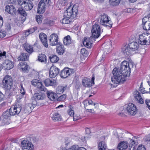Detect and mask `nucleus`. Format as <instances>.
Instances as JSON below:
<instances>
[{
  "label": "nucleus",
  "instance_id": "1",
  "mask_svg": "<svg viewBox=\"0 0 150 150\" xmlns=\"http://www.w3.org/2000/svg\"><path fill=\"white\" fill-rule=\"evenodd\" d=\"M101 32L100 26L98 24H94L92 28V36L89 38H84L83 44L86 47L91 48L92 45V40L98 38L100 35Z\"/></svg>",
  "mask_w": 150,
  "mask_h": 150
},
{
  "label": "nucleus",
  "instance_id": "2",
  "mask_svg": "<svg viewBox=\"0 0 150 150\" xmlns=\"http://www.w3.org/2000/svg\"><path fill=\"white\" fill-rule=\"evenodd\" d=\"M113 76L111 79L115 84H121L123 83L126 80V76H124L123 74L117 68H114L112 71Z\"/></svg>",
  "mask_w": 150,
  "mask_h": 150
},
{
  "label": "nucleus",
  "instance_id": "3",
  "mask_svg": "<svg viewBox=\"0 0 150 150\" xmlns=\"http://www.w3.org/2000/svg\"><path fill=\"white\" fill-rule=\"evenodd\" d=\"M139 48V45L137 42L129 43L128 45H125L122 48V52L126 57L131 54V51L137 50Z\"/></svg>",
  "mask_w": 150,
  "mask_h": 150
},
{
  "label": "nucleus",
  "instance_id": "4",
  "mask_svg": "<svg viewBox=\"0 0 150 150\" xmlns=\"http://www.w3.org/2000/svg\"><path fill=\"white\" fill-rule=\"evenodd\" d=\"M133 66L132 63L125 61L121 63L120 71L124 75V76L127 77L130 75L131 67L132 68Z\"/></svg>",
  "mask_w": 150,
  "mask_h": 150
},
{
  "label": "nucleus",
  "instance_id": "5",
  "mask_svg": "<svg viewBox=\"0 0 150 150\" xmlns=\"http://www.w3.org/2000/svg\"><path fill=\"white\" fill-rule=\"evenodd\" d=\"M28 0H18V4L26 11L31 10L33 7L32 2Z\"/></svg>",
  "mask_w": 150,
  "mask_h": 150
},
{
  "label": "nucleus",
  "instance_id": "6",
  "mask_svg": "<svg viewBox=\"0 0 150 150\" xmlns=\"http://www.w3.org/2000/svg\"><path fill=\"white\" fill-rule=\"evenodd\" d=\"M2 85L4 89H11L13 85V80L11 77L6 76L3 80Z\"/></svg>",
  "mask_w": 150,
  "mask_h": 150
},
{
  "label": "nucleus",
  "instance_id": "7",
  "mask_svg": "<svg viewBox=\"0 0 150 150\" xmlns=\"http://www.w3.org/2000/svg\"><path fill=\"white\" fill-rule=\"evenodd\" d=\"M74 69L66 67L59 72V75L61 78L65 79L74 73Z\"/></svg>",
  "mask_w": 150,
  "mask_h": 150
},
{
  "label": "nucleus",
  "instance_id": "8",
  "mask_svg": "<svg viewBox=\"0 0 150 150\" xmlns=\"http://www.w3.org/2000/svg\"><path fill=\"white\" fill-rule=\"evenodd\" d=\"M22 105L21 103H17L14 106L11 107L8 110L9 111L11 115H14L19 114L22 109Z\"/></svg>",
  "mask_w": 150,
  "mask_h": 150
},
{
  "label": "nucleus",
  "instance_id": "9",
  "mask_svg": "<svg viewBox=\"0 0 150 150\" xmlns=\"http://www.w3.org/2000/svg\"><path fill=\"white\" fill-rule=\"evenodd\" d=\"M11 116L9 111L8 110L4 112L0 118L1 125L8 124H9L8 120L10 119Z\"/></svg>",
  "mask_w": 150,
  "mask_h": 150
},
{
  "label": "nucleus",
  "instance_id": "10",
  "mask_svg": "<svg viewBox=\"0 0 150 150\" xmlns=\"http://www.w3.org/2000/svg\"><path fill=\"white\" fill-rule=\"evenodd\" d=\"M94 76L92 77L91 80L87 77H84L82 80V84L84 87L89 88L94 84Z\"/></svg>",
  "mask_w": 150,
  "mask_h": 150
},
{
  "label": "nucleus",
  "instance_id": "11",
  "mask_svg": "<svg viewBox=\"0 0 150 150\" xmlns=\"http://www.w3.org/2000/svg\"><path fill=\"white\" fill-rule=\"evenodd\" d=\"M148 41L149 43H150V36L148 37L145 34H142L139 35L138 39V43L142 45H145Z\"/></svg>",
  "mask_w": 150,
  "mask_h": 150
},
{
  "label": "nucleus",
  "instance_id": "12",
  "mask_svg": "<svg viewBox=\"0 0 150 150\" xmlns=\"http://www.w3.org/2000/svg\"><path fill=\"white\" fill-rule=\"evenodd\" d=\"M39 81L38 80H34L32 81L31 83L33 85L37 86L39 91L44 92L47 91V89L45 87L42 83L39 82Z\"/></svg>",
  "mask_w": 150,
  "mask_h": 150
},
{
  "label": "nucleus",
  "instance_id": "13",
  "mask_svg": "<svg viewBox=\"0 0 150 150\" xmlns=\"http://www.w3.org/2000/svg\"><path fill=\"white\" fill-rule=\"evenodd\" d=\"M21 145L23 150H32L33 149V145L28 141L24 140L22 141Z\"/></svg>",
  "mask_w": 150,
  "mask_h": 150
},
{
  "label": "nucleus",
  "instance_id": "14",
  "mask_svg": "<svg viewBox=\"0 0 150 150\" xmlns=\"http://www.w3.org/2000/svg\"><path fill=\"white\" fill-rule=\"evenodd\" d=\"M59 69L57 68L56 66H52L50 69V77L52 78H54L58 74H59Z\"/></svg>",
  "mask_w": 150,
  "mask_h": 150
},
{
  "label": "nucleus",
  "instance_id": "15",
  "mask_svg": "<svg viewBox=\"0 0 150 150\" xmlns=\"http://www.w3.org/2000/svg\"><path fill=\"white\" fill-rule=\"evenodd\" d=\"M127 112L132 115H134L137 113V109L135 105L132 103H129L126 108Z\"/></svg>",
  "mask_w": 150,
  "mask_h": 150
},
{
  "label": "nucleus",
  "instance_id": "16",
  "mask_svg": "<svg viewBox=\"0 0 150 150\" xmlns=\"http://www.w3.org/2000/svg\"><path fill=\"white\" fill-rule=\"evenodd\" d=\"M58 36L57 34L54 33L52 34L49 38L50 45L52 46L58 45L60 42H58Z\"/></svg>",
  "mask_w": 150,
  "mask_h": 150
},
{
  "label": "nucleus",
  "instance_id": "17",
  "mask_svg": "<svg viewBox=\"0 0 150 150\" xmlns=\"http://www.w3.org/2000/svg\"><path fill=\"white\" fill-rule=\"evenodd\" d=\"M46 4L40 1L38 4V7L37 9V12L40 14L43 13L45 11V4Z\"/></svg>",
  "mask_w": 150,
  "mask_h": 150
},
{
  "label": "nucleus",
  "instance_id": "18",
  "mask_svg": "<svg viewBox=\"0 0 150 150\" xmlns=\"http://www.w3.org/2000/svg\"><path fill=\"white\" fill-rule=\"evenodd\" d=\"M3 65L5 70H9L13 67V63L10 60H6L3 63Z\"/></svg>",
  "mask_w": 150,
  "mask_h": 150
},
{
  "label": "nucleus",
  "instance_id": "19",
  "mask_svg": "<svg viewBox=\"0 0 150 150\" xmlns=\"http://www.w3.org/2000/svg\"><path fill=\"white\" fill-rule=\"evenodd\" d=\"M39 38L44 46L46 47H47L48 45L46 35L44 33H40L39 35Z\"/></svg>",
  "mask_w": 150,
  "mask_h": 150
},
{
  "label": "nucleus",
  "instance_id": "20",
  "mask_svg": "<svg viewBox=\"0 0 150 150\" xmlns=\"http://www.w3.org/2000/svg\"><path fill=\"white\" fill-rule=\"evenodd\" d=\"M45 95L41 92L35 93L32 99L35 100H42L45 98Z\"/></svg>",
  "mask_w": 150,
  "mask_h": 150
},
{
  "label": "nucleus",
  "instance_id": "21",
  "mask_svg": "<svg viewBox=\"0 0 150 150\" xmlns=\"http://www.w3.org/2000/svg\"><path fill=\"white\" fill-rule=\"evenodd\" d=\"M18 68L21 69L22 71L25 72H28L29 69L28 65L27 63L24 62L22 61L20 62L18 66Z\"/></svg>",
  "mask_w": 150,
  "mask_h": 150
},
{
  "label": "nucleus",
  "instance_id": "22",
  "mask_svg": "<svg viewBox=\"0 0 150 150\" xmlns=\"http://www.w3.org/2000/svg\"><path fill=\"white\" fill-rule=\"evenodd\" d=\"M128 146L129 144L127 141H123L118 144L117 148L120 150H125Z\"/></svg>",
  "mask_w": 150,
  "mask_h": 150
},
{
  "label": "nucleus",
  "instance_id": "23",
  "mask_svg": "<svg viewBox=\"0 0 150 150\" xmlns=\"http://www.w3.org/2000/svg\"><path fill=\"white\" fill-rule=\"evenodd\" d=\"M5 10L6 11L13 15L15 14L16 11L15 7L13 5L6 6L5 7Z\"/></svg>",
  "mask_w": 150,
  "mask_h": 150
},
{
  "label": "nucleus",
  "instance_id": "24",
  "mask_svg": "<svg viewBox=\"0 0 150 150\" xmlns=\"http://www.w3.org/2000/svg\"><path fill=\"white\" fill-rule=\"evenodd\" d=\"M104 19H100V23L106 27H108L111 28L112 27V23L109 19L105 21Z\"/></svg>",
  "mask_w": 150,
  "mask_h": 150
},
{
  "label": "nucleus",
  "instance_id": "25",
  "mask_svg": "<svg viewBox=\"0 0 150 150\" xmlns=\"http://www.w3.org/2000/svg\"><path fill=\"white\" fill-rule=\"evenodd\" d=\"M47 96L50 100L55 101L57 99V96L56 93L51 91H49L47 90Z\"/></svg>",
  "mask_w": 150,
  "mask_h": 150
},
{
  "label": "nucleus",
  "instance_id": "26",
  "mask_svg": "<svg viewBox=\"0 0 150 150\" xmlns=\"http://www.w3.org/2000/svg\"><path fill=\"white\" fill-rule=\"evenodd\" d=\"M134 98L138 101L139 103L142 104L144 103V100L142 99L139 92L136 90L134 92Z\"/></svg>",
  "mask_w": 150,
  "mask_h": 150
},
{
  "label": "nucleus",
  "instance_id": "27",
  "mask_svg": "<svg viewBox=\"0 0 150 150\" xmlns=\"http://www.w3.org/2000/svg\"><path fill=\"white\" fill-rule=\"evenodd\" d=\"M65 16V17H64L63 19H65V18L67 19H70V18H73V16L70 7H68L67 10L64 12V17Z\"/></svg>",
  "mask_w": 150,
  "mask_h": 150
},
{
  "label": "nucleus",
  "instance_id": "28",
  "mask_svg": "<svg viewBox=\"0 0 150 150\" xmlns=\"http://www.w3.org/2000/svg\"><path fill=\"white\" fill-rule=\"evenodd\" d=\"M50 116L52 120L54 122L60 121L61 120V117L60 115L57 112L51 114Z\"/></svg>",
  "mask_w": 150,
  "mask_h": 150
},
{
  "label": "nucleus",
  "instance_id": "29",
  "mask_svg": "<svg viewBox=\"0 0 150 150\" xmlns=\"http://www.w3.org/2000/svg\"><path fill=\"white\" fill-rule=\"evenodd\" d=\"M42 25L43 26H50L53 25L55 23L54 19H43Z\"/></svg>",
  "mask_w": 150,
  "mask_h": 150
},
{
  "label": "nucleus",
  "instance_id": "30",
  "mask_svg": "<svg viewBox=\"0 0 150 150\" xmlns=\"http://www.w3.org/2000/svg\"><path fill=\"white\" fill-rule=\"evenodd\" d=\"M57 48V52L59 55H62L64 53L65 50L64 46L61 43H59Z\"/></svg>",
  "mask_w": 150,
  "mask_h": 150
},
{
  "label": "nucleus",
  "instance_id": "31",
  "mask_svg": "<svg viewBox=\"0 0 150 150\" xmlns=\"http://www.w3.org/2000/svg\"><path fill=\"white\" fill-rule=\"evenodd\" d=\"M71 10L73 14V18H75L77 16L78 11V6L76 4L74 5L72 8H71Z\"/></svg>",
  "mask_w": 150,
  "mask_h": 150
},
{
  "label": "nucleus",
  "instance_id": "32",
  "mask_svg": "<svg viewBox=\"0 0 150 150\" xmlns=\"http://www.w3.org/2000/svg\"><path fill=\"white\" fill-rule=\"evenodd\" d=\"M28 57L29 55L28 53H23L20 56L18 57V60L27 61L28 60Z\"/></svg>",
  "mask_w": 150,
  "mask_h": 150
},
{
  "label": "nucleus",
  "instance_id": "33",
  "mask_svg": "<svg viewBox=\"0 0 150 150\" xmlns=\"http://www.w3.org/2000/svg\"><path fill=\"white\" fill-rule=\"evenodd\" d=\"M23 46L25 50L28 53H31L33 52V48L32 46L25 43L24 44Z\"/></svg>",
  "mask_w": 150,
  "mask_h": 150
},
{
  "label": "nucleus",
  "instance_id": "34",
  "mask_svg": "<svg viewBox=\"0 0 150 150\" xmlns=\"http://www.w3.org/2000/svg\"><path fill=\"white\" fill-rule=\"evenodd\" d=\"M38 61L46 63L47 62V59L45 55L44 54H40L38 56Z\"/></svg>",
  "mask_w": 150,
  "mask_h": 150
},
{
  "label": "nucleus",
  "instance_id": "35",
  "mask_svg": "<svg viewBox=\"0 0 150 150\" xmlns=\"http://www.w3.org/2000/svg\"><path fill=\"white\" fill-rule=\"evenodd\" d=\"M121 0H109V3L111 6L115 7L118 6Z\"/></svg>",
  "mask_w": 150,
  "mask_h": 150
},
{
  "label": "nucleus",
  "instance_id": "36",
  "mask_svg": "<svg viewBox=\"0 0 150 150\" xmlns=\"http://www.w3.org/2000/svg\"><path fill=\"white\" fill-rule=\"evenodd\" d=\"M143 25V28L144 30H150V21H142Z\"/></svg>",
  "mask_w": 150,
  "mask_h": 150
},
{
  "label": "nucleus",
  "instance_id": "37",
  "mask_svg": "<svg viewBox=\"0 0 150 150\" xmlns=\"http://www.w3.org/2000/svg\"><path fill=\"white\" fill-rule=\"evenodd\" d=\"M64 44L67 45H70L71 43V38L69 35H67L64 38L63 40Z\"/></svg>",
  "mask_w": 150,
  "mask_h": 150
},
{
  "label": "nucleus",
  "instance_id": "38",
  "mask_svg": "<svg viewBox=\"0 0 150 150\" xmlns=\"http://www.w3.org/2000/svg\"><path fill=\"white\" fill-rule=\"evenodd\" d=\"M98 148L99 150H106L107 146L104 142H101L98 145Z\"/></svg>",
  "mask_w": 150,
  "mask_h": 150
},
{
  "label": "nucleus",
  "instance_id": "39",
  "mask_svg": "<svg viewBox=\"0 0 150 150\" xmlns=\"http://www.w3.org/2000/svg\"><path fill=\"white\" fill-rule=\"evenodd\" d=\"M50 61L52 63H54L57 62L59 60V58L57 56L55 55H52L49 57Z\"/></svg>",
  "mask_w": 150,
  "mask_h": 150
},
{
  "label": "nucleus",
  "instance_id": "40",
  "mask_svg": "<svg viewBox=\"0 0 150 150\" xmlns=\"http://www.w3.org/2000/svg\"><path fill=\"white\" fill-rule=\"evenodd\" d=\"M44 83L46 86H52L54 85V82L50 79H46L44 81Z\"/></svg>",
  "mask_w": 150,
  "mask_h": 150
},
{
  "label": "nucleus",
  "instance_id": "41",
  "mask_svg": "<svg viewBox=\"0 0 150 150\" xmlns=\"http://www.w3.org/2000/svg\"><path fill=\"white\" fill-rule=\"evenodd\" d=\"M24 9L22 8H19L17 11L18 13L20 14L21 16H23L25 18L27 16V13L25 11Z\"/></svg>",
  "mask_w": 150,
  "mask_h": 150
},
{
  "label": "nucleus",
  "instance_id": "42",
  "mask_svg": "<svg viewBox=\"0 0 150 150\" xmlns=\"http://www.w3.org/2000/svg\"><path fill=\"white\" fill-rule=\"evenodd\" d=\"M136 145V144H135V141L134 140H132L131 142V144H130L129 145V150H134L135 149V146Z\"/></svg>",
  "mask_w": 150,
  "mask_h": 150
},
{
  "label": "nucleus",
  "instance_id": "43",
  "mask_svg": "<svg viewBox=\"0 0 150 150\" xmlns=\"http://www.w3.org/2000/svg\"><path fill=\"white\" fill-rule=\"evenodd\" d=\"M25 19H15L14 21L18 26H20L25 21Z\"/></svg>",
  "mask_w": 150,
  "mask_h": 150
},
{
  "label": "nucleus",
  "instance_id": "44",
  "mask_svg": "<svg viewBox=\"0 0 150 150\" xmlns=\"http://www.w3.org/2000/svg\"><path fill=\"white\" fill-rule=\"evenodd\" d=\"M6 91V93L9 96H11L13 94V89H5Z\"/></svg>",
  "mask_w": 150,
  "mask_h": 150
},
{
  "label": "nucleus",
  "instance_id": "45",
  "mask_svg": "<svg viewBox=\"0 0 150 150\" xmlns=\"http://www.w3.org/2000/svg\"><path fill=\"white\" fill-rule=\"evenodd\" d=\"M60 21L62 24H70L72 21L69 20V19H62Z\"/></svg>",
  "mask_w": 150,
  "mask_h": 150
},
{
  "label": "nucleus",
  "instance_id": "46",
  "mask_svg": "<svg viewBox=\"0 0 150 150\" xmlns=\"http://www.w3.org/2000/svg\"><path fill=\"white\" fill-rule=\"evenodd\" d=\"M6 35V32L4 30L0 29V38H3Z\"/></svg>",
  "mask_w": 150,
  "mask_h": 150
},
{
  "label": "nucleus",
  "instance_id": "47",
  "mask_svg": "<svg viewBox=\"0 0 150 150\" xmlns=\"http://www.w3.org/2000/svg\"><path fill=\"white\" fill-rule=\"evenodd\" d=\"M81 53L84 56L88 55V51L84 48H82L81 50Z\"/></svg>",
  "mask_w": 150,
  "mask_h": 150
},
{
  "label": "nucleus",
  "instance_id": "48",
  "mask_svg": "<svg viewBox=\"0 0 150 150\" xmlns=\"http://www.w3.org/2000/svg\"><path fill=\"white\" fill-rule=\"evenodd\" d=\"M66 95L63 94L59 96L57 99V100L59 101H61L64 100L66 98Z\"/></svg>",
  "mask_w": 150,
  "mask_h": 150
},
{
  "label": "nucleus",
  "instance_id": "49",
  "mask_svg": "<svg viewBox=\"0 0 150 150\" xmlns=\"http://www.w3.org/2000/svg\"><path fill=\"white\" fill-rule=\"evenodd\" d=\"M26 108L28 110L30 109L31 110L34 108V105H33L31 103H30L26 105Z\"/></svg>",
  "mask_w": 150,
  "mask_h": 150
},
{
  "label": "nucleus",
  "instance_id": "50",
  "mask_svg": "<svg viewBox=\"0 0 150 150\" xmlns=\"http://www.w3.org/2000/svg\"><path fill=\"white\" fill-rule=\"evenodd\" d=\"M23 95L21 93L18 94L16 96L17 100L18 101H19L22 98H23Z\"/></svg>",
  "mask_w": 150,
  "mask_h": 150
},
{
  "label": "nucleus",
  "instance_id": "51",
  "mask_svg": "<svg viewBox=\"0 0 150 150\" xmlns=\"http://www.w3.org/2000/svg\"><path fill=\"white\" fill-rule=\"evenodd\" d=\"M37 28L35 26L33 28H32L29 29L28 30L29 31L30 33V34L34 32L35 30H37Z\"/></svg>",
  "mask_w": 150,
  "mask_h": 150
},
{
  "label": "nucleus",
  "instance_id": "52",
  "mask_svg": "<svg viewBox=\"0 0 150 150\" xmlns=\"http://www.w3.org/2000/svg\"><path fill=\"white\" fill-rule=\"evenodd\" d=\"M68 114L71 116H74V110L71 108L69 109V110L68 111Z\"/></svg>",
  "mask_w": 150,
  "mask_h": 150
},
{
  "label": "nucleus",
  "instance_id": "53",
  "mask_svg": "<svg viewBox=\"0 0 150 150\" xmlns=\"http://www.w3.org/2000/svg\"><path fill=\"white\" fill-rule=\"evenodd\" d=\"M145 102L147 107L150 110V100L149 99H146Z\"/></svg>",
  "mask_w": 150,
  "mask_h": 150
},
{
  "label": "nucleus",
  "instance_id": "54",
  "mask_svg": "<svg viewBox=\"0 0 150 150\" xmlns=\"http://www.w3.org/2000/svg\"><path fill=\"white\" fill-rule=\"evenodd\" d=\"M20 86H21V88L20 90V93L22 95H24L25 93V91L22 86V84H21Z\"/></svg>",
  "mask_w": 150,
  "mask_h": 150
},
{
  "label": "nucleus",
  "instance_id": "55",
  "mask_svg": "<svg viewBox=\"0 0 150 150\" xmlns=\"http://www.w3.org/2000/svg\"><path fill=\"white\" fill-rule=\"evenodd\" d=\"M6 52H5L4 51L2 53L1 51H0V59H2L3 57H5L6 58Z\"/></svg>",
  "mask_w": 150,
  "mask_h": 150
},
{
  "label": "nucleus",
  "instance_id": "56",
  "mask_svg": "<svg viewBox=\"0 0 150 150\" xmlns=\"http://www.w3.org/2000/svg\"><path fill=\"white\" fill-rule=\"evenodd\" d=\"M11 26L10 24H9V23H8L6 24V30L7 31H8L10 30H11Z\"/></svg>",
  "mask_w": 150,
  "mask_h": 150
},
{
  "label": "nucleus",
  "instance_id": "57",
  "mask_svg": "<svg viewBox=\"0 0 150 150\" xmlns=\"http://www.w3.org/2000/svg\"><path fill=\"white\" fill-rule=\"evenodd\" d=\"M137 150H146L144 146L142 145H139Z\"/></svg>",
  "mask_w": 150,
  "mask_h": 150
},
{
  "label": "nucleus",
  "instance_id": "58",
  "mask_svg": "<svg viewBox=\"0 0 150 150\" xmlns=\"http://www.w3.org/2000/svg\"><path fill=\"white\" fill-rule=\"evenodd\" d=\"M100 19H108V16L105 13H103L100 16Z\"/></svg>",
  "mask_w": 150,
  "mask_h": 150
},
{
  "label": "nucleus",
  "instance_id": "59",
  "mask_svg": "<svg viewBox=\"0 0 150 150\" xmlns=\"http://www.w3.org/2000/svg\"><path fill=\"white\" fill-rule=\"evenodd\" d=\"M33 101L32 103H31L33 105H34V107H35V106L37 104V100H33L32 99Z\"/></svg>",
  "mask_w": 150,
  "mask_h": 150
},
{
  "label": "nucleus",
  "instance_id": "60",
  "mask_svg": "<svg viewBox=\"0 0 150 150\" xmlns=\"http://www.w3.org/2000/svg\"><path fill=\"white\" fill-rule=\"evenodd\" d=\"M4 96L2 93L0 91V102L2 101L3 100Z\"/></svg>",
  "mask_w": 150,
  "mask_h": 150
},
{
  "label": "nucleus",
  "instance_id": "61",
  "mask_svg": "<svg viewBox=\"0 0 150 150\" xmlns=\"http://www.w3.org/2000/svg\"><path fill=\"white\" fill-rule=\"evenodd\" d=\"M64 1H65L63 0H58V2L63 6H64L67 5V4H65V3L64 4V3L65 2Z\"/></svg>",
  "mask_w": 150,
  "mask_h": 150
},
{
  "label": "nucleus",
  "instance_id": "62",
  "mask_svg": "<svg viewBox=\"0 0 150 150\" xmlns=\"http://www.w3.org/2000/svg\"><path fill=\"white\" fill-rule=\"evenodd\" d=\"M62 90L60 88V86L57 89V92L59 93H62L64 92V91H62Z\"/></svg>",
  "mask_w": 150,
  "mask_h": 150
},
{
  "label": "nucleus",
  "instance_id": "63",
  "mask_svg": "<svg viewBox=\"0 0 150 150\" xmlns=\"http://www.w3.org/2000/svg\"><path fill=\"white\" fill-rule=\"evenodd\" d=\"M23 34L25 35V37H27L28 35L30 33L29 31L28 30H27L25 31L23 33Z\"/></svg>",
  "mask_w": 150,
  "mask_h": 150
},
{
  "label": "nucleus",
  "instance_id": "64",
  "mask_svg": "<svg viewBox=\"0 0 150 150\" xmlns=\"http://www.w3.org/2000/svg\"><path fill=\"white\" fill-rule=\"evenodd\" d=\"M77 149H76V146H73L71 147L68 149V150H77Z\"/></svg>",
  "mask_w": 150,
  "mask_h": 150
}]
</instances>
